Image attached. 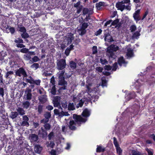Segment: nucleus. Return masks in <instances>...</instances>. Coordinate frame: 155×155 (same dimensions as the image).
Returning a JSON list of instances; mask_svg holds the SVG:
<instances>
[{
    "label": "nucleus",
    "mask_w": 155,
    "mask_h": 155,
    "mask_svg": "<svg viewBox=\"0 0 155 155\" xmlns=\"http://www.w3.org/2000/svg\"><path fill=\"white\" fill-rule=\"evenodd\" d=\"M130 0H124L120 2H118L116 4V7L117 10H130Z\"/></svg>",
    "instance_id": "f257e3e1"
},
{
    "label": "nucleus",
    "mask_w": 155,
    "mask_h": 155,
    "mask_svg": "<svg viewBox=\"0 0 155 155\" xmlns=\"http://www.w3.org/2000/svg\"><path fill=\"white\" fill-rule=\"evenodd\" d=\"M66 60L64 59H61L58 60L57 63V68L58 70H64L66 66Z\"/></svg>",
    "instance_id": "f03ea898"
},
{
    "label": "nucleus",
    "mask_w": 155,
    "mask_h": 155,
    "mask_svg": "<svg viewBox=\"0 0 155 155\" xmlns=\"http://www.w3.org/2000/svg\"><path fill=\"white\" fill-rule=\"evenodd\" d=\"M73 118L75 120V122L78 123L79 126L81 125V123H78V122L85 123L87 120L86 118H84L82 117L81 116L74 114L73 115Z\"/></svg>",
    "instance_id": "7ed1b4c3"
},
{
    "label": "nucleus",
    "mask_w": 155,
    "mask_h": 155,
    "mask_svg": "<svg viewBox=\"0 0 155 155\" xmlns=\"http://www.w3.org/2000/svg\"><path fill=\"white\" fill-rule=\"evenodd\" d=\"M16 75L21 77V75L23 76V77H26L27 76L26 72L22 68H20L18 69L15 70Z\"/></svg>",
    "instance_id": "20e7f679"
},
{
    "label": "nucleus",
    "mask_w": 155,
    "mask_h": 155,
    "mask_svg": "<svg viewBox=\"0 0 155 155\" xmlns=\"http://www.w3.org/2000/svg\"><path fill=\"white\" fill-rule=\"evenodd\" d=\"M74 38L73 34L71 33H70L65 37L64 41L67 42L65 43V44H67V45L71 44L74 39Z\"/></svg>",
    "instance_id": "39448f33"
},
{
    "label": "nucleus",
    "mask_w": 155,
    "mask_h": 155,
    "mask_svg": "<svg viewBox=\"0 0 155 155\" xmlns=\"http://www.w3.org/2000/svg\"><path fill=\"white\" fill-rule=\"evenodd\" d=\"M67 84V82L64 79H59L58 84L60 85L63 86L62 87L60 88L59 90H62L66 89Z\"/></svg>",
    "instance_id": "423d86ee"
},
{
    "label": "nucleus",
    "mask_w": 155,
    "mask_h": 155,
    "mask_svg": "<svg viewBox=\"0 0 155 155\" xmlns=\"http://www.w3.org/2000/svg\"><path fill=\"white\" fill-rule=\"evenodd\" d=\"M41 130H39L38 134L40 135L43 139L46 140L47 137V131L45 130L43 127H41Z\"/></svg>",
    "instance_id": "0eeeda50"
},
{
    "label": "nucleus",
    "mask_w": 155,
    "mask_h": 155,
    "mask_svg": "<svg viewBox=\"0 0 155 155\" xmlns=\"http://www.w3.org/2000/svg\"><path fill=\"white\" fill-rule=\"evenodd\" d=\"M23 121L21 123V126L23 127H28L29 126L28 121L29 120L28 117L26 115H24L22 117Z\"/></svg>",
    "instance_id": "6e6552de"
},
{
    "label": "nucleus",
    "mask_w": 155,
    "mask_h": 155,
    "mask_svg": "<svg viewBox=\"0 0 155 155\" xmlns=\"http://www.w3.org/2000/svg\"><path fill=\"white\" fill-rule=\"evenodd\" d=\"M104 40L105 41L111 42L114 41L112 36L109 32H106L104 34Z\"/></svg>",
    "instance_id": "1a4fd4ad"
},
{
    "label": "nucleus",
    "mask_w": 155,
    "mask_h": 155,
    "mask_svg": "<svg viewBox=\"0 0 155 155\" xmlns=\"http://www.w3.org/2000/svg\"><path fill=\"white\" fill-rule=\"evenodd\" d=\"M83 13L84 15L88 14V16L86 15V17L84 19V21H87L89 19H90L89 16L90 14H92L93 13V10H83Z\"/></svg>",
    "instance_id": "9d476101"
},
{
    "label": "nucleus",
    "mask_w": 155,
    "mask_h": 155,
    "mask_svg": "<svg viewBox=\"0 0 155 155\" xmlns=\"http://www.w3.org/2000/svg\"><path fill=\"white\" fill-rule=\"evenodd\" d=\"M107 5L105 2H100L96 3V7L97 10H101L102 7H106Z\"/></svg>",
    "instance_id": "9b49d317"
},
{
    "label": "nucleus",
    "mask_w": 155,
    "mask_h": 155,
    "mask_svg": "<svg viewBox=\"0 0 155 155\" xmlns=\"http://www.w3.org/2000/svg\"><path fill=\"white\" fill-rule=\"evenodd\" d=\"M117 63L121 67L122 66V64H127V62L125 61L123 57L121 56L118 58Z\"/></svg>",
    "instance_id": "f8f14e48"
},
{
    "label": "nucleus",
    "mask_w": 155,
    "mask_h": 155,
    "mask_svg": "<svg viewBox=\"0 0 155 155\" xmlns=\"http://www.w3.org/2000/svg\"><path fill=\"white\" fill-rule=\"evenodd\" d=\"M31 89L29 88L27 89L25 91V94H26V99L28 100H30L31 99Z\"/></svg>",
    "instance_id": "ddd939ff"
},
{
    "label": "nucleus",
    "mask_w": 155,
    "mask_h": 155,
    "mask_svg": "<svg viewBox=\"0 0 155 155\" xmlns=\"http://www.w3.org/2000/svg\"><path fill=\"white\" fill-rule=\"evenodd\" d=\"M74 7L77 8L78 10H88V8H83V5H81V2L80 1L74 4Z\"/></svg>",
    "instance_id": "4468645a"
},
{
    "label": "nucleus",
    "mask_w": 155,
    "mask_h": 155,
    "mask_svg": "<svg viewBox=\"0 0 155 155\" xmlns=\"http://www.w3.org/2000/svg\"><path fill=\"white\" fill-rule=\"evenodd\" d=\"M76 123L74 120H70L69 125V129L71 130H75L76 129Z\"/></svg>",
    "instance_id": "2eb2a0df"
},
{
    "label": "nucleus",
    "mask_w": 155,
    "mask_h": 155,
    "mask_svg": "<svg viewBox=\"0 0 155 155\" xmlns=\"http://www.w3.org/2000/svg\"><path fill=\"white\" fill-rule=\"evenodd\" d=\"M29 138L32 142H36L38 139V136L35 134H32L30 135Z\"/></svg>",
    "instance_id": "dca6fc26"
},
{
    "label": "nucleus",
    "mask_w": 155,
    "mask_h": 155,
    "mask_svg": "<svg viewBox=\"0 0 155 155\" xmlns=\"http://www.w3.org/2000/svg\"><path fill=\"white\" fill-rule=\"evenodd\" d=\"M45 95H42L39 97L38 100L41 104H44L46 102L47 99Z\"/></svg>",
    "instance_id": "f3484780"
},
{
    "label": "nucleus",
    "mask_w": 155,
    "mask_h": 155,
    "mask_svg": "<svg viewBox=\"0 0 155 155\" xmlns=\"http://www.w3.org/2000/svg\"><path fill=\"white\" fill-rule=\"evenodd\" d=\"M82 115L84 117H87L90 116V113L88 109H85L83 111Z\"/></svg>",
    "instance_id": "a211bd4d"
},
{
    "label": "nucleus",
    "mask_w": 155,
    "mask_h": 155,
    "mask_svg": "<svg viewBox=\"0 0 155 155\" xmlns=\"http://www.w3.org/2000/svg\"><path fill=\"white\" fill-rule=\"evenodd\" d=\"M78 32L79 35L82 36L86 33L87 31L86 29L82 28L80 27L79 28L78 30Z\"/></svg>",
    "instance_id": "6ab92c4d"
},
{
    "label": "nucleus",
    "mask_w": 155,
    "mask_h": 155,
    "mask_svg": "<svg viewBox=\"0 0 155 155\" xmlns=\"http://www.w3.org/2000/svg\"><path fill=\"white\" fill-rule=\"evenodd\" d=\"M34 150L36 153H40L42 150V148L40 145H37L35 146Z\"/></svg>",
    "instance_id": "aec40b11"
},
{
    "label": "nucleus",
    "mask_w": 155,
    "mask_h": 155,
    "mask_svg": "<svg viewBox=\"0 0 155 155\" xmlns=\"http://www.w3.org/2000/svg\"><path fill=\"white\" fill-rule=\"evenodd\" d=\"M65 72V70L64 69L62 70L61 71H59L58 73V78L59 79H64V74Z\"/></svg>",
    "instance_id": "412c9836"
},
{
    "label": "nucleus",
    "mask_w": 155,
    "mask_h": 155,
    "mask_svg": "<svg viewBox=\"0 0 155 155\" xmlns=\"http://www.w3.org/2000/svg\"><path fill=\"white\" fill-rule=\"evenodd\" d=\"M18 28L19 29H17V30L18 31H20L22 33H24L26 32V28L22 25H18Z\"/></svg>",
    "instance_id": "4be33fe9"
},
{
    "label": "nucleus",
    "mask_w": 155,
    "mask_h": 155,
    "mask_svg": "<svg viewBox=\"0 0 155 155\" xmlns=\"http://www.w3.org/2000/svg\"><path fill=\"white\" fill-rule=\"evenodd\" d=\"M96 151L97 153L104 152L105 150V148H102V146L97 145Z\"/></svg>",
    "instance_id": "5701e85b"
},
{
    "label": "nucleus",
    "mask_w": 155,
    "mask_h": 155,
    "mask_svg": "<svg viewBox=\"0 0 155 155\" xmlns=\"http://www.w3.org/2000/svg\"><path fill=\"white\" fill-rule=\"evenodd\" d=\"M75 109L74 103L69 102L68 104V109L69 110H74Z\"/></svg>",
    "instance_id": "b1692460"
},
{
    "label": "nucleus",
    "mask_w": 155,
    "mask_h": 155,
    "mask_svg": "<svg viewBox=\"0 0 155 155\" xmlns=\"http://www.w3.org/2000/svg\"><path fill=\"white\" fill-rule=\"evenodd\" d=\"M140 10H136L134 14L133 17L134 19L136 21H139L140 19L139 17V14L140 12Z\"/></svg>",
    "instance_id": "393cba45"
},
{
    "label": "nucleus",
    "mask_w": 155,
    "mask_h": 155,
    "mask_svg": "<svg viewBox=\"0 0 155 155\" xmlns=\"http://www.w3.org/2000/svg\"><path fill=\"white\" fill-rule=\"evenodd\" d=\"M17 111L18 114L20 115H23L25 114V111L21 107H18L17 109Z\"/></svg>",
    "instance_id": "a878e982"
},
{
    "label": "nucleus",
    "mask_w": 155,
    "mask_h": 155,
    "mask_svg": "<svg viewBox=\"0 0 155 155\" xmlns=\"http://www.w3.org/2000/svg\"><path fill=\"white\" fill-rule=\"evenodd\" d=\"M70 67L72 69H74L77 68L76 63L73 61H71L69 62Z\"/></svg>",
    "instance_id": "bb28decb"
},
{
    "label": "nucleus",
    "mask_w": 155,
    "mask_h": 155,
    "mask_svg": "<svg viewBox=\"0 0 155 155\" xmlns=\"http://www.w3.org/2000/svg\"><path fill=\"white\" fill-rule=\"evenodd\" d=\"M44 106L43 105L39 104L38 106V112L39 114H41L43 111V107Z\"/></svg>",
    "instance_id": "cd10ccee"
},
{
    "label": "nucleus",
    "mask_w": 155,
    "mask_h": 155,
    "mask_svg": "<svg viewBox=\"0 0 155 155\" xmlns=\"http://www.w3.org/2000/svg\"><path fill=\"white\" fill-rule=\"evenodd\" d=\"M30 103L28 101H26L23 102L22 105L24 108L26 109H28L30 106Z\"/></svg>",
    "instance_id": "c85d7f7f"
},
{
    "label": "nucleus",
    "mask_w": 155,
    "mask_h": 155,
    "mask_svg": "<svg viewBox=\"0 0 155 155\" xmlns=\"http://www.w3.org/2000/svg\"><path fill=\"white\" fill-rule=\"evenodd\" d=\"M127 55L129 57H131L134 56L133 50L132 49H128L127 53Z\"/></svg>",
    "instance_id": "c756f323"
},
{
    "label": "nucleus",
    "mask_w": 155,
    "mask_h": 155,
    "mask_svg": "<svg viewBox=\"0 0 155 155\" xmlns=\"http://www.w3.org/2000/svg\"><path fill=\"white\" fill-rule=\"evenodd\" d=\"M28 78V79H26V81L31 84H33L34 80L33 78L31 76H29Z\"/></svg>",
    "instance_id": "7c9ffc66"
},
{
    "label": "nucleus",
    "mask_w": 155,
    "mask_h": 155,
    "mask_svg": "<svg viewBox=\"0 0 155 155\" xmlns=\"http://www.w3.org/2000/svg\"><path fill=\"white\" fill-rule=\"evenodd\" d=\"M53 102L54 104V107H59V109L61 108V109H62L61 106L60 102L53 101Z\"/></svg>",
    "instance_id": "2f4dec72"
},
{
    "label": "nucleus",
    "mask_w": 155,
    "mask_h": 155,
    "mask_svg": "<svg viewBox=\"0 0 155 155\" xmlns=\"http://www.w3.org/2000/svg\"><path fill=\"white\" fill-rule=\"evenodd\" d=\"M132 154L130 155H141V152L134 150H133L131 151Z\"/></svg>",
    "instance_id": "473e14b6"
},
{
    "label": "nucleus",
    "mask_w": 155,
    "mask_h": 155,
    "mask_svg": "<svg viewBox=\"0 0 155 155\" xmlns=\"http://www.w3.org/2000/svg\"><path fill=\"white\" fill-rule=\"evenodd\" d=\"M116 148L117 154L118 155H122V150L120 147L119 146Z\"/></svg>",
    "instance_id": "72a5a7b5"
},
{
    "label": "nucleus",
    "mask_w": 155,
    "mask_h": 155,
    "mask_svg": "<svg viewBox=\"0 0 155 155\" xmlns=\"http://www.w3.org/2000/svg\"><path fill=\"white\" fill-rule=\"evenodd\" d=\"M140 31H137L134 33L132 35V38H136L137 37L139 36L140 34Z\"/></svg>",
    "instance_id": "f704fd0d"
},
{
    "label": "nucleus",
    "mask_w": 155,
    "mask_h": 155,
    "mask_svg": "<svg viewBox=\"0 0 155 155\" xmlns=\"http://www.w3.org/2000/svg\"><path fill=\"white\" fill-rule=\"evenodd\" d=\"M43 126L45 129V130L47 131L51 129V125L48 123H46L45 124L43 125Z\"/></svg>",
    "instance_id": "c9c22d12"
},
{
    "label": "nucleus",
    "mask_w": 155,
    "mask_h": 155,
    "mask_svg": "<svg viewBox=\"0 0 155 155\" xmlns=\"http://www.w3.org/2000/svg\"><path fill=\"white\" fill-rule=\"evenodd\" d=\"M18 115V113L17 112L15 111L12 112V115L10 116V117L13 119L17 117Z\"/></svg>",
    "instance_id": "e433bc0d"
},
{
    "label": "nucleus",
    "mask_w": 155,
    "mask_h": 155,
    "mask_svg": "<svg viewBox=\"0 0 155 155\" xmlns=\"http://www.w3.org/2000/svg\"><path fill=\"white\" fill-rule=\"evenodd\" d=\"M146 150L147 152L148 155H153L154 152L153 149L147 148L146 149Z\"/></svg>",
    "instance_id": "4c0bfd02"
},
{
    "label": "nucleus",
    "mask_w": 155,
    "mask_h": 155,
    "mask_svg": "<svg viewBox=\"0 0 155 155\" xmlns=\"http://www.w3.org/2000/svg\"><path fill=\"white\" fill-rule=\"evenodd\" d=\"M51 113L49 112H46L44 115L45 117L48 120L51 117Z\"/></svg>",
    "instance_id": "58836bf2"
},
{
    "label": "nucleus",
    "mask_w": 155,
    "mask_h": 155,
    "mask_svg": "<svg viewBox=\"0 0 155 155\" xmlns=\"http://www.w3.org/2000/svg\"><path fill=\"white\" fill-rule=\"evenodd\" d=\"M118 63L117 62H115L112 66V70L113 71H115L118 68L117 65Z\"/></svg>",
    "instance_id": "ea45409f"
},
{
    "label": "nucleus",
    "mask_w": 155,
    "mask_h": 155,
    "mask_svg": "<svg viewBox=\"0 0 155 155\" xmlns=\"http://www.w3.org/2000/svg\"><path fill=\"white\" fill-rule=\"evenodd\" d=\"M3 30L4 32L9 33L10 32V27L9 25H7V26L4 27Z\"/></svg>",
    "instance_id": "a19ab883"
},
{
    "label": "nucleus",
    "mask_w": 155,
    "mask_h": 155,
    "mask_svg": "<svg viewBox=\"0 0 155 155\" xmlns=\"http://www.w3.org/2000/svg\"><path fill=\"white\" fill-rule=\"evenodd\" d=\"M51 93L52 94L54 95L56 94V89L55 85L53 86L51 90Z\"/></svg>",
    "instance_id": "79ce46f5"
},
{
    "label": "nucleus",
    "mask_w": 155,
    "mask_h": 155,
    "mask_svg": "<svg viewBox=\"0 0 155 155\" xmlns=\"http://www.w3.org/2000/svg\"><path fill=\"white\" fill-rule=\"evenodd\" d=\"M136 29L137 27L135 25H132L130 27V30L132 32L134 31Z\"/></svg>",
    "instance_id": "37998d69"
},
{
    "label": "nucleus",
    "mask_w": 155,
    "mask_h": 155,
    "mask_svg": "<svg viewBox=\"0 0 155 155\" xmlns=\"http://www.w3.org/2000/svg\"><path fill=\"white\" fill-rule=\"evenodd\" d=\"M21 36L22 38L24 39H26L28 38L29 37V35L26 32L24 33H23L21 34Z\"/></svg>",
    "instance_id": "c03bdc74"
},
{
    "label": "nucleus",
    "mask_w": 155,
    "mask_h": 155,
    "mask_svg": "<svg viewBox=\"0 0 155 155\" xmlns=\"http://www.w3.org/2000/svg\"><path fill=\"white\" fill-rule=\"evenodd\" d=\"M97 52V46H94L92 48V54H95Z\"/></svg>",
    "instance_id": "a18cd8bd"
},
{
    "label": "nucleus",
    "mask_w": 155,
    "mask_h": 155,
    "mask_svg": "<svg viewBox=\"0 0 155 155\" xmlns=\"http://www.w3.org/2000/svg\"><path fill=\"white\" fill-rule=\"evenodd\" d=\"M88 25L87 23L84 22L82 24L81 27L85 29H86L88 27Z\"/></svg>",
    "instance_id": "49530a36"
},
{
    "label": "nucleus",
    "mask_w": 155,
    "mask_h": 155,
    "mask_svg": "<svg viewBox=\"0 0 155 155\" xmlns=\"http://www.w3.org/2000/svg\"><path fill=\"white\" fill-rule=\"evenodd\" d=\"M113 140H114V144L115 147H119V146L118 143V142H117V139L115 137H114L113 138Z\"/></svg>",
    "instance_id": "de8ad7c7"
},
{
    "label": "nucleus",
    "mask_w": 155,
    "mask_h": 155,
    "mask_svg": "<svg viewBox=\"0 0 155 155\" xmlns=\"http://www.w3.org/2000/svg\"><path fill=\"white\" fill-rule=\"evenodd\" d=\"M102 31V30L101 28L99 29L98 31L95 32L94 35L96 36H98L101 34Z\"/></svg>",
    "instance_id": "09e8293b"
},
{
    "label": "nucleus",
    "mask_w": 155,
    "mask_h": 155,
    "mask_svg": "<svg viewBox=\"0 0 155 155\" xmlns=\"http://www.w3.org/2000/svg\"><path fill=\"white\" fill-rule=\"evenodd\" d=\"M39 64L37 63H34L31 66V67L32 68H35V69H37L39 67Z\"/></svg>",
    "instance_id": "8fccbe9b"
},
{
    "label": "nucleus",
    "mask_w": 155,
    "mask_h": 155,
    "mask_svg": "<svg viewBox=\"0 0 155 155\" xmlns=\"http://www.w3.org/2000/svg\"><path fill=\"white\" fill-rule=\"evenodd\" d=\"M61 97L58 96H56L53 100V101L60 102Z\"/></svg>",
    "instance_id": "3c124183"
},
{
    "label": "nucleus",
    "mask_w": 155,
    "mask_h": 155,
    "mask_svg": "<svg viewBox=\"0 0 155 155\" xmlns=\"http://www.w3.org/2000/svg\"><path fill=\"white\" fill-rule=\"evenodd\" d=\"M107 81L105 79L102 80L101 82V86L104 87L107 86Z\"/></svg>",
    "instance_id": "603ef678"
},
{
    "label": "nucleus",
    "mask_w": 155,
    "mask_h": 155,
    "mask_svg": "<svg viewBox=\"0 0 155 155\" xmlns=\"http://www.w3.org/2000/svg\"><path fill=\"white\" fill-rule=\"evenodd\" d=\"M100 61L101 63L103 64H104L107 63L108 62L107 61L105 58L102 59L101 58L100 59Z\"/></svg>",
    "instance_id": "864d4df0"
},
{
    "label": "nucleus",
    "mask_w": 155,
    "mask_h": 155,
    "mask_svg": "<svg viewBox=\"0 0 155 155\" xmlns=\"http://www.w3.org/2000/svg\"><path fill=\"white\" fill-rule=\"evenodd\" d=\"M48 139L49 140H51V138L54 137V134L53 132H50L48 135Z\"/></svg>",
    "instance_id": "5fc2aeb1"
},
{
    "label": "nucleus",
    "mask_w": 155,
    "mask_h": 155,
    "mask_svg": "<svg viewBox=\"0 0 155 155\" xmlns=\"http://www.w3.org/2000/svg\"><path fill=\"white\" fill-rule=\"evenodd\" d=\"M15 42L16 43L19 44L23 43V41L22 39L20 38H18V40H15Z\"/></svg>",
    "instance_id": "6e6d98bb"
},
{
    "label": "nucleus",
    "mask_w": 155,
    "mask_h": 155,
    "mask_svg": "<svg viewBox=\"0 0 155 155\" xmlns=\"http://www.w3.org/2000/svg\"><path fill=\"white\" fill-rule=\"evenodd\" d=\"M104 69L107 71H110L112 70V67L110 65H106L104 67Z\"/></svg>",
    "instance_id": "4d7b16f0"
},
{
    "label": "nucleus",
    "mask_w": 155,
    "mask_h": 155,
    "mask_svg": "<svg viewBox=\"0 0 155 155\" xmlns=\"http://www.w3.org/2000/svg\"><path fill=\"white\" fill-rule=\"evenodd\" d=\"M84 103V102L82 101V99H81L80 100V101L79 103L78 104V106H77V108H78L79 107H81L83 106Z\"/></svg>",
    "instance_id": "13d9d810"
},
{
    "label": "nucleus",
    "mask_w": 155,
    "mask_h": 155,
    "mask_svg": "<svg viewBox=\"0 0 155 155\" xmlns=\"http://www.w3.org/2000/svg\"><path fill=\"white\" fill-rule=\"evenodd\" d=\"M119 22V20L117 19L114 20L111 23V25L113 26H115V25L117 24Z\"/></svg>",
    "instance_id": "bf43d9fd"
},
{
    "label": "nucleus",
    "mask_w": 155,
    "mask_h": 155,
    "mask_svg": "<svg viewBox=\"0 0 155 155\" xmlns=\"http://www.w3.org/2000/svg\"><path fill=\"white\" fill-rule=\"evenodd\" d=\"M32 60L34 62H36L39 60V59L37 56H35L32 58Z\"/></svg>",
    "instance_id": "052dcab7"
},
{
    "label": "nucleus",
    "mask_w": 155,
    "mask_h": 155,
    "mask_svg": "<svg viewBox=\"0 0 155 155\" xmlns=\"http://www.w3.org/2000/svg\"><path fill=\"white\" fill-rule=\"evenodd\" d=\"M20 52L23 53H27L28 52V49L26 48H23L20 50Z\"/></svg>",
    "instance_id": "680f3d73"
},
{
    "label": "nucleus",
    "mask_w": 155,
    "mask_h": 155,
    "mask_svg": "<svg viewBox=\"0 0 155 155\" xmlns=\"http://www.w3.org/2000/svg\"><path fill=\"white\" fill-rule=\"evenodd\" d=\"M49 120L47 119L46 118L42 119L41 120V122L44 124H45L47 123L48 121Z\"/></svg>",
    "instance_id": "e2e57ef3"
},
{
    "label": "nucleus",
    "mask_w": 155,
    "mask_h": 155,
    "mask_svg": "<svg viewBox=\"0 0 155 155\" xmlns=\"http://www.w3.org/2000/svg\"><path fill=\"white\" fill-rule=\"evenodd\" d=\"M61 104L63 107L64 109H66L67 108L68 104L67 101H65L64 103H62Z\"/></svg>",
    "instance_id": "0e129e2a"
},
{
    "label": "nucleus",
    "mask_w": 155,
    "mask_h": 155,
    "mask_svg": "<svg viewBox=\"0 0 155 155\" xmlns=\"http://www.w3.org/2000/svg\"><path fill=\"white\" fill-rule=\"evenodd\" d=\"M55 145L54 142L53 141H51L50 144L47 146L48 147H50L51 148H53Z\"/></svg>",
    "instance_id": "69168bd1"
},
{
    "label": "nucleus",
    "mask_w": 155,
    "mask_h": 155,
    "mask_svg": "<svg viewBox=\"0 0 155 155\" xmlns=\"http://www.w3.org/2000/svg\"><path fill=\"white\" fill-rule=\"evenodd\" d=\"M41 82V80H34L33 84H35L37 85H40Z\"/></svg>",
    "instance_id": "338daca9"
},
{
    "label": "nucleus",
    "mask_w": 155,
    "mask_h": 155,
    "mask_svg": "<svg viewBox=\"0 0 155 155\" xmlns=\"http://www.w3.org/2000/svg\"><path fill=\"white\" fill-rule=\"evenodd\" d=\"M70 51H71L68 49V48H67L65 51L64 53L66 56H68L69 55Z\"/></svg>",
    "instance_id": "774afa93"
}]
</instances>
